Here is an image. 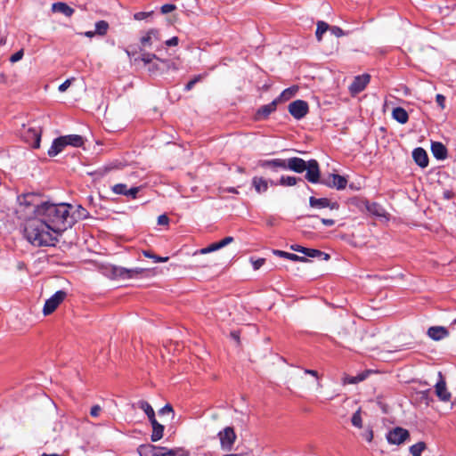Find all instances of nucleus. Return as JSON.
<instances>
[{
    "instance_id": "obj_1",
    "label": "nucleus",
    "mask_w": 456,
    "mask_h": 456,
    "mask_svg": "<svg viewBox=\"0 0 456 456\" xmlns=\"http://www.w3.org/2000/svg\"><path fill=\"white\" fill-rule=\"evenodd\" d=\"M20 205L31 208L34 216L25 224L24 235L28 241L35 247L54 246L56 235L71 226L73 220L69 215V204H54L40 202L34 193L19 197Z\"/></svg>"
},
{
    "instance_id": "obj_2",
    "label": "nucleus",
    "mask_w": 456,
    "mask_h": 456,
    "mask_svg": "<svg viewBox=\"0 0 456 456\" xmlns=\"http://www.w3.org/2000/svg\"><path fill=\"white\" fill-rule=\"evenodd\" d=\"M217 436L220 440L221 448L224 451H231L237 438L234 429L232 427L224 428L217 434Z\"/></svg>"
},
{
    "instance_id": "obj_3",
    "label": "nucleus",
    "mask_w": 456,
    "mask_h": 456,
    "mask_svg": "<svg viewBox=\"0 0 456 456\" xmlns=\"http://www.w3.org/2000/svg\"><path fill=\"white\" fill-rule=\"evenodd\" d=\"M67 297V292L64 290H58L56 291L50 298H48L45 305L43 307V314L44 315H49L53 314L56 308L60 305L61 303L63 302V300Z\"/></svg>"
},
{
    "instance_id": "obj_4",
    "label": "nucleus",
    "mask_w": 456,
    "mask_h": 456,
    "mask_svg": "<svg viewBox=\"0 0 456 456\" xmlns=\"http://www.w3.org/2000/svg\"><path fill=\"white\" fill-rule=\"evenodd\" d=\"M145 273V269L142 268H132L127 269L121 266H112L111 267V273L114 278H120V279H134L138 278L142 275V273Z\"/></svg>"
},
{
    "instance_id": "obj_5",
    "label": "nucleus",
    "mask_w": 456,
    "mask_h": 456,
    "mask_svg": "<svg viewBox=\"0 0 456 456\" xmlns=\"http://www.w3.org/2000/svg\"><path fill=\"white\" fill-rule=\"evenodd\" d=\"M288 109L290 115L297 120L306 116L309 110L308 103L303 100H296L290 102Z\"/></svg>"
},
{
    "instance_id": "obj_6",
    "label": "nucleus",
    "mask_w": 456,
    "mask_h": 456,
    "mask_svg": "<svg viewBox=\"0 0 456 456\" xmlns=\"http://www.w3.org/2000/svg\"><path fill=\"white\" fill-rule=\"evenodd\" d=\"M321 183L330 188L343 190L346 187L347 180L340 175L330 174L328 176L322 178Z\"/></svg>"
},
{
    "instance_id": "obj_7",
    "label": "nucleus",
    "mask_w": 456,
    "mask_h": 456,
    "mask_svg": "<svg viewBox=\"0 0 456 456\" xmlns=\"http://www.w3.org/2000/svg\"><path fill=\"white\" fill-rule=\"evenodd\" d=\"M410 436L409 431L403 428H395L387 435V440L391 444H401Z\"/></svg>"
},
{
    "instance_id": "obj_8",
    "label": "nucleus",
    "mask_w": 456,
    "mask_h": 456,
    "mask_svg": "<svg viewBox=\"0 0 456 456\" xmlns=\"http://www.w3.org/2000/svg\"><path fill=\"white\" fill-rule=\"evenodd\" d=\"M41 133L40 127H28L23 131L22 136L32 148L38 149L40 147Z\"/></svg>"
},
{
    "instance_id": "obj_9",
    "label": "nucleus",
    "mask_w": 456,
    "mask_h": 456,
    "mask_svg": "<svg viewBox=\"0 0 456 456\" xmlns=\"http://www.w3.org/2000/svg\"><path fill=\"white\" fill-rule=\"evenodd\" d=\"M305 179L311 183H321V172L319 163L316 159L308 160L307 168H305Z\"/></svg>"
},
{
    "instance_id": "obj_10",
    "label": "nucleus",
    "mask_w": 456,
    "mask_h": 456,
    "mask_svg": "<svg viewBox=\"0 0 456 456\" xmlns=\"http://www.w3.org/2000/svg\"><path fill=\"white\" fill-rule=\"evenodd\" d=\"M309 205L311 208H330V210H338L339 208V204L337 201H331L328 198H315L310 197Z\"/></svg>"
},
{
    "instance_id": "obj_11",
    "label": "nucleus",
    "mask_w": 456,
    "mask_h": 456,
    "mask_svg": "<svg viewBox=\"0 0 456 456\" xmlns=\"http://www.w3.org/2000/svg\"><path fill=\"white\" fill-rule=\"evenodd\" d=\"M439 380L436 382L435 386V392L436 396L442 402H449L451 400L452 395L447 390L446 383L441 372L438 373Z\"/></svg>"
},
{
    "instance_id": "obj_12",
    "label": "nucleus",
    "mask_w": 456,
    "mask_h": 456,
    "mask_svg": "<svg viewBox=\"0 0 456 456\" xmlns=\"http://www.w3.org/2000/svg\"><path fill=\"white\" fill-rule=\"evenodd\" d=\"M370 75L363 74L354 77V81L349 86L352 94H357L363 91L370 82Z\"/></svg>"
},
{
    "instance_id": "obj_13",
    "label": "nucleus",
    "mask_w": 456,
    "mask_h": 456,
    "mask_svg": "<svg viewBox=\"0 0 456 456\" xmlns=\"http://www.w3.org/2000/svg\"><path fill=\"white\" fill-rule=\"evenodd\" d=\"M279 99H274L272 102L261 106L256 112L255 118L256 120L266 119L277 109Z\"/></svg>"
},
{
    "instance_id": "obj_14",
    "label": "nucleus",
    "mask_w": 456,
    "mask_h": 456,
    "mask_svg": "<svg viewBox=\"0 0 456 456\" xmlns=\"http://www.w3.org/2000/svg\"><path fill=\"white\" fill-rule=\"evenodd\" d=\"M308 161H305L301 158L293 157L286 159V169L292 170L296 173H303L307 168Z\"/></svg>"
},
{
    "instance_id": "obj_15",
    "label": "nucleus",
    "mask_w": 456,
    "mask_h": 456,
    "mask_svg": "<svg viewBox=\"0 0 456 456\" xmlns=\"http://www.w3.org/2000/svg\"><path fill=\"white\" fill-rule=\"evenodd\" d=\"M258 166L263 168H270L273 171H277L278 169L286 170V159H263L258 161Z\"/></svg>"
},
{
    "instance_id": "obj_16",
    "label": "nucleus",
    "mask_w": 456,
    "mask_h": 456,
    "mask_svg": "<svg viewBox=\"0 0 456 456\" xmlns=\"http://www.w3.org/2000/svg\"><path fill=\"white\" fill-rule=\"evenodd\" d=\"M140 41L142 47H151L156 42L160 41L159 31L156 28H151L141 37Z\"/></svg>"
},
{
    "instance_id": "obj_17",
    "label": "nucleus",
    "mask_w": 456,
    "mask_h": 456,
    "mask_svg": "<svg viewBox=\"0 0 456 456\" xmlns=\"http://www.w3.org/2000/svg\"><path fill=\"white\" fill-rule=\"evenodd\" d=\"M163 451V447L155 446L150 444H142L138 447V453L140 456H164L161 452Z\"/></svg>"
},
{
    "instance_id": "obj_18",
    "label": "nucleus",
    "mask_w": 456,
    "mask_h": 456,
    "mask_svg": "<svg viewBox=\"0 0 456 456\" xmlns=\"http://www.w3.org/2000/svg\"><path fill=\"white\" fill-rule=\"evenodd\" d=\"M412 158L417 165L420 167H426L428 165V157L427 151L423 148H416L412 151Z\"/></svg>"
},
{
    "instance_id": "obj_19",
    "label": "nucleus",
    "mask_w": 456,
    "mask_h": 456,
    "mask_svg": "<svg viewBox=\"0 0 456 456\" xmlns=\"http://www.w3.org/2000/svg\"><path fill=\"white\" fill-rule=\"evenodd\" d=\"M169 69V61L168 60H162V59H157L155 62H151L148 66V71L151 74H157L160 72H164L166 70Z\"/></svg>"
},
{
    "instance_id": "obj_20",
    "label": "nucleus",
    "mask_w": 456,
    "mask_h": 456,
    "mask_svg": "<svg viewBox=\"0 0 456 456\" xmlns=\"http://www.w3.org/2000/svg\"><path fill=\"white\" fill-rule=\"evenodd\" d=\"M67 146V142H64L62 136L55 138L49 148L47 153L50 157H55L59 153H61L64 148Z\"/></svg>"
},
{
    "instance_id": "obj_21",
    "label": "nucleus",
    "mask_w": 456,
    "mask_h": 456,
    "mask_svg": "<svg viewBox=\"0 0 456 456\" xmlns=\"http://www.w3.org/2000/svg\"><path fill=\"white\" fill-rule=\"evenodd\" d=\"M431 151L434 157L437 159L443 160L447 157V149L442 142H432Z\"/></svg>"
},
{
    "instance_id": "obj_22",
    "label": "nucleus",
    "mask_w": 456,
    "mask_h": 456,
    "mask_svg": "<svg viewBox=\"0 0 456 456\" xmlns=\"http://www.w3.org/2000/svg\"><path fill=\"white\" fill-rule=\"evenodd\" d=\"M52 11L54 12H60L64 14L66 17H70L74 13V9L69 6L66 3L57 2L53 4Z\"/></svg>"
},
{
    "instance_id": "obj_23",
    "label": "nucleus",
    "mask_w": 456,
    "mask_h": 456,
    "mask_svg": "<svg viewBox=\"0 0 456 456\" xmlns=\"http://www.w3.org/2000/svg\"><path fill=\"white\" fill-rule=\"evenodd\" d=\"M252 185L257 193H263L268 190V181L263 177H253Z\"/></svg>"
},
{
    "instance_id": "obj_24",
    "label": "nucleus",
    "mask_w": 456,
    "mask_h": 456,
    "mask_svg": "<svg viewBox=\"0 0 456 456\" xmlns=\"http://www.w3.org/2000/svg\"><path fill=\"white\" fill-rule=\"evenodd\" d=\"M366 209L368 210L369 213L378 217H384L386 216V210L383 208L382 206L376 202H367Z\"/></svg>"
},
{
    "instance_id": "obj_25",
    "label": "nucleus",
    "mask_w": 456,
    "mask_h": 456,
    "mask_svg": "<svg viewBox=\"0 0 456 456\" xmlns=\"http://www.w3.org/2000/svg\"><path fill=\"white\" fill-rule=\"evenodd\" d=\"M392 117L400 124H405L409 119L407 111L402 107H396L392 111Z\"/></svg>"
},
{
    "instance_id": "obj_26",
    "label": "nucleus",
    "mask_w": 456,
    "mask_h": 456,
    "mask_svg": "<svg viewBox=\"0 0 456 456\" xmlns=\"http://www.w3.org/2000/svg\"><path fill=\"white\" fill-rule=\"evenodd\" d=\"M64 142H67L68 145H71L73 147H81L84 144V138L78 134H68L62 136Z\"/></svg>"
},
{
    "instance_id": "obj_27",
    "label": "nucleus",
    "mask_w": 456,
    "mask_h": 456,
    "mask_svg": "<svg viewBox=\"0 0 456 456\" xmlns=\"http://www.w3.org/2000/svg\"><path fill=\"white\" fill-rule=\"evenodd\" d=\"M297 182H303V180L301 178H297L295 176L282 175L280 178V181L278 183L271 181V184H273V185L280 184L282 186H294L297 184Z\"/></svg>"
},
{
    "instance_id": "obj_28",
    "label": "nucleus",
    "mask_w": 456,
    "mask_h": 456,
    "mask_svg": "<svg viewBox=\"0 0 456 456\" xmlns=\"http://www.w3.org/2000/svg\"><path fill=\"white\" fill-rule=\"evenodd\" d=\"M428 335L434 340H440L447 335V330L444 327H430Z\"/></svg>"
},
{
    "instance_id": "obj_29",
    "label": "nucleus",
    "mask_w": 456,
    "mask_h": 456,
    "mask_svg": "<svg viewBox=\"0 0 456 456\" xmlns=\"http://www.w3.org/2000/svg\"><path fill=\"white\" fill-rule=\"evenodd\" d=\"M274 254L278 255L281 257L289 259L291 261H295V262H306L307 261L305 256H299L296 254L289 253V252H285V251H281V250H274Z\"/></svg>"
},
{
    "instance_id": "obj_30",
    "label": "nucleus",
    "mask_w": 456,
    "mask_h": 456,
    "mask_svg": "<svg viewBox=\"0 0 456 456\" xmlns=\"http://www.w3.org/2000/svg\"><path fill=\"white\" fill-rule=\"evenodd\" d=\"M164 451L161 452L164 456H189V452L183 448L167 449L163 447Z\"/></svg>"
},
{
    "instance_id": "obj_31",
    "label": "nucleus",
    "mask_w": 456,
    "mask_h": 456,
    "mask_svg": "<svg viewBox=\"0 0 456 456\" xmlns=\"http://www.w3.org/2000/svg\"><path fill=\"white\" fill-rule=\"evenodd\" d=\"M330 30V25L322 20L317 22V28L315 31L316 39L321 42L322 39V35Z\"/></svg>"
},
{
    "instance_id": "obj_32",
    "label": "nucleus",
    "mask_w": 456,
    "mask_h": 456,
    "mask_svg": "<svg viewBox=\"0 0 456 456\" xmlns=\"http://www.w3.org/2000/svg\"><path fill=\"white\" fill-rule=\"evenodd\" d=\"M297 92V87H296V86L289 87V88L285 89L277 99H279V102H282V101H288L290 98H292L296 94Z\"/></svg>"
},
{
    "instance_id": "obj_33",
    "label": "nucleus",
    "mask_w": 456,
    "mask_h": 456,
    "mask_svg": "<svg viewBox=\"0 0 456 456\" xmlns=\"http://www.w3.org/2000/svg\"><path fill=\"white\" fill-rule=\"evenodd\" d=\"M304 255L306 256H309V257H319V256H324V259H326V260L330 258V256L328 254H326L319 249H314V248H305Z\"/></svg>"
},
{
    "instance_id": "obj_34",
    "label": "nucleus",
    "mask_w": 456,
    "mask_h": 456,
    "mask_svg": "<svg viewBox=\"0 0 456 456\" xmlns=\"http://www.w3.org/2000/svg\"><path fill=\"white\" fill-rule=\"evenodd\" d=\"M426 449L424 442H419L410 447V452L412 456H421L422 452Z\"/></svg>"
},
{
    "instance_id": "obj_35",
    "label": "nucleus",
    "mask_w": 456,
    "mask_h": 456,
    "mask_svg": "<svg viewBox=\"0 0 456 456\" xmlns=\"http://www.w3.org/2000/svg\"><path fill=\"white\" fill-rule=\"evenodd\" d=\"M109 29V23L105 20H99L95 23V32L97 35L104 36Z\"/></svg>"
},
{
    "instance_id": "obj_36",
    "label": "nucleus",
    "mask_w": 456,
    "mask_h": 456,
    "mask_svg": "<svg viewBox=\"0 0 456 456\" xmlns=\"http://www.w3.org/2000/svg\"><path fill=\"white\" fill-rule=\"evenodd\" d=\"M163 433H164V426L163 425L160 424L158 427H154V428H152V434L151 436V441L157 442V441L160 440L163 437Z\"/></svg>"
},
{
    "instance_id": "obj_37",
    "label": "nucleus",
    "mask_w": 456,
    "mask_h": 456,
    "mask_svg": "<svg viewBox=\"0 0 456 456\" xmlns=\"http://www.w3.org/2000/svg\"><path fill=\"white\" fill-rule=\"evenodd\" d=\"M138 407L144 411V413L147 415V417H150L153 414H155V411L153 410V408L151 407V405L146 402V401H143V400H141L138 402Z\"/></svg>"
},
{
    "instance_id": "obj_38",
    "label": "nucleus",
    "mask_w": 456,
    "mask_h": 456,
    "mask_svg": "<svg viewBox=\"0 0 456 456\" xmlns=\"http://www.w3.org/2000/svg\"><path fill=\"white\" fill-rule=\"evenodd\" d=\"M352 425L355 428H361L362 427V419L361 414V409L357 410L352 416Z\"/></svg>"
},
{
    "instance_id": "obj_39",
    "label": "nucleus",
    "mask_w": 456,
    "mask_h": 456,
    "mask_svg": "<svg viewBox=\"0 0 456 456\" xmlns=\"http://www.w3.org/2000/svg\"><path fill=\"white\" fill-rule=\"evenodd\" d=\"M140 59L144 63V65L149 66L154 60L156 61L157 59H159V57H157V55L153 53H142Z\"/></svg>"
},
{
    "instance_id": "obj_40",
    "label": "nucleus",
    "mask_w": 456,
    "mask_h": 456,
    "mask_svg": "<svg viewBox=\"0 0 456 456\" xmlns=\"http://www.w3.org/2000/svg\"><path fill=\"white\" fill-rule=\"evenodd\" d=\"M233 241V238L231 236L225 237L218 242L212 243L215 250L220 249Z\"/></svg>"
},
{
    "instance_id": "obj_41",
    "label": "nucleus",
    "mask_w": 456,
    "mask_h": 456,
    "mask_svg": "<svg viewBox=\"0 0 456 456\" xmlns=\"http://www.w3.org/2000/svg\"><path fill=\"white\" fill-rule=\"evenodd\" d=\"M112 191L116 194L126 196L127 187L124 183H117L112 187Z\"/></svg>"
},
{
    "instance_id": "obj_42",
    "label": "nucleus",
    "mask_w": 456,
    "mask_h": 456,
    "mask_svg": "<svg viewBox=\"0 0 456 456\" xmlns=\"http://www.w3.org/2000/svg\"><path fill=\"white\" fill-rule=\"evenodd\" d=\"M143 255L146 257L153 259L155 263H165L168 260L167 256H165V257L159 256H156V255L151 253L150 251H143Z\"/></svg>"
},
{
    "instance_id": "obj_43",
    "label": "nucleus",
    "mask_w": 456,
    "mask_h": 456,
    "mask_svg": "<svg viewBox=\"0 0 456 456\" xmlns=\"http://www.w3.org/2000/svg\"><path fill=\"white\" fill-rule=\"evenodd\" d=\"M204 77V75H198V76H195L191 80H190L185 87H184V90L185 91H190L193 88V86H195L196 83L200 82L202 78Z\"/></svg>"
},
{
    "instance_id": "obj_44",
    "label": "nucleus",
    "mask_w": 456,
    "mask_h": 456,
    "mask_svg": "<svg viewBox=\"0 0 456 456\" xmlns=\"http://www.w3.org/2000/svg\"><path fill=\"white\" fill-rule=\"evenodd\" d=\"M330 31L331 32V34H333L337 37H343L346 35V33L343 31V29L337 26H332V27L330 26Z\"/></svg>"
},
{
    "instance_id": "obj_45",
    "label": "nucleus",
    "mask_w": 456,
    "mask_h": 456,
    "mask_svg": "<svg viewBox=\"0 0 456 456\" xmlns=\"http://www.w3.org/2000/svg\"><path fill=\"white\" fill-rule=\"evenodd\" d=\"M74 79H75V78H73V77H72V78L66 79L62 84H61V85L59 86V88H58V89H59V91H60L61 93L65 92V91H66V90L70 86V85H71V83H72V81H73Z\"/></svg>"
},
{
    "instance_id": "obj_46",
    "label": "nucleus",
    "mask_w": 456,
    "mask_h": 456,
    "mask_svg": "<svg viewBox=\"0 0 456 456\" xmlns=\"http://www.w3.org/2000/svg\"><path fill=\"white\" fill-rule=\"evenodd\" d=\"M23 54H24L23 50H20V51L16 52L10 57V61L12 63L19 61L20 60L22 59Z\"/></svg>"
},
{
    "instance_id": "obj_47",
    "label": "nucleus",
    "mask_w": 456,
    "mask_h": 456,
    "mask_svg": "<svg viewBox=\"0 0 456 456\" xmlns=\"http://www.w3.org/2000/svg\"><path fill=\"white\" fill-rule=\"evenodd\" d=\"M363 438L370 443L373 440V431L370 428H368L363 433H362Z\"/></svg>"
},
{
    "instance_id": "obj_48",
    "label": "nucleus",
    "mask_w": 456,
    "mask_h": 456,
    "mask_svg": "<svg viewBox=\"0 0 456 456\" xmlns=\"http://www.w3.org/2000/svg\"><path fill=\"white\" fill-rule=\"evenodd\" d=\"M175 9V5L172 4H166L161 6V12L162 13H169L173 12Z\"/></svg>"
},
{
    "instance_id": "obj_49",
    "label": "nucleus",
    "mask_w": 456,
    "mask_h": 456,
    "mask_svg": "<svg viewBox=\"0 0 456 456\" xmlns=\"http://www.w3.org/2000/svg\"><path fill=\"white\" fill-rule=\"evenodd\" d=\"M102 411V408L100 405L96 404V405H94L91 410H90V415L94 418H96L100 415Z\"/></svg>"
},
{
    "instance_id": "obj_50",
    "label": "nucleus",
    "mask_w": 456,
    "mask_h": 456,
    "mask_svg": "<svg viewBox=\"0 0 456 456\" xmlns=\"http://www.w3.org/2000/svg\"><path fill=\"white\" fill-rule=\"evenodd\" d=\"M151 14V12H139L134 13V18L136 20H142L148 18Z\"/></svg>"
},
{
    "instance_id": "obj_51",
    "label": "nucleus",
    "mask_w": 456,
    "mask_h": 456,
    "mask_svg": "<svg viewBox=\"0 0 456 456\" xmlns=\"http://www.w3.org/2000/svg\"><path fill=\"white\" fill-rule=\"evenodd\" d=\"M436 102L438 104V106L441 107V109H444L445 107V97L443 94H436Z\"/></svg>"
},
{
    "instance_id": "obj_52",
    "label": "nucleus",
    "mask_w": 456,
    "mask_h": 456,
    "mask_svg": "<svg viewBox=\"0 0 456 456\" xmlns=\"http://www.w3.org/2000/svg\"><path fill=\"white\" fill-rule=\"evenodd\" d=\"M169 223V218L167 215H160L158 217V224L159 225H167Z\"/></svg>"
},
{
    "instance_id": "obj_53",
    "label": "nucleus",
    "mask_w": 456,
    "mask_h": 456,
    "mask_svg": "<svg viewBox=\"0 0 456 456\" xmlns=\"http://www.w3.org/2000/svg\"><path fill=\"white\" fill-rule=\"evenodd\" d=\"M173 407L167 403L166 404L164 407H162L159 411V413L160 415H164V414H167V413H171L173 412Z\"/></svg>"
},
{
    "instance_id": "obj_54",
    "label": "nucleus",
    "mask_w": 456,
    "mask_h": 456,
    "mask_svg": "<svg viewBox=\"0 0 456 456\" xmlns=\"http://www.w3.org/2000/svg\"><path fill=\"white\" fill-rule=\"evenodd\" d=\"M265 258H258L252 262L253 268L255 270H258L263 265L265 264Z\"/></svg>"
},
{
    "instance_id": "obj_55",
    "label": "nucleus",
    "mask_w": 456,
    "mask_h": 456,
    "mask_svg": "<svg viewBox=\"0 0 456 456\" xmlns=\"http://www.w3.org/2000/svg\"><path fill=\"white\" fill-rule=\"evenodd\" d=\"M138 191H139L138 187H132L130 189H127L126 196H129V197L134 199L136 197Z\"/></svg>"
},
{
    "instance_id": "obj_56",
    "label": "nucleus",
    "mask_w": 456,
    "mask_h": 456,
    "mask_svg": "<svg viewBox=\"0 0 456 456\" xmlns=\"http://www.w3.org/2000/svg\"><path fill=\"white\" fill-rule=\"evenodd\" d=\"M178 43H179V39L177 37H173L172 38H170L165 42L166 45H167V46H175V45H177Z\"/></svg>"
},
{
    "instance_id": "obj_57",
    "label": "nucleus",
    "mask_w": 456,
    "mask_h": 456,
    "mask_svg": "<svg viewBox=\"0 0 456 456\" xmlns=\"http://www.w3.org/2000/svg\"><path fill=\"white\" fill-rule=\"evenodd\" d=\"M213 251H216V250L214 248L213 244H210L209 246L201 248L199 252L200 254H208V253H210V252H213Z\"/></svg>"
},
{
    "instance_id": "obj_58",
    "label": "nucleus",
    "mask_w": 456,
    "mask_h": 456,
    "mask_svg": "<svg viewBox=\"0 0 456 456\" xmlns=\"http://www.w3.org/2000/svg\"><path fill=\"white\" fill-rule=\"evenodd\" d=\"M321 222L326 226H332L335 224V220L330 218H322Z\"/></svg>"
},
{
    "instance_id": "obj_59",
    "label": "nucleus",
    "mask_w": 456,
    "mask_h": 456,
    "mask_svg": "<svg viewBox=\"0 0 456 456\" xmlns=\"http://www.w3.org/2000/svg\"><path fill=\"white\" fill-rule=\"evenodd\" d=\"M149 419V421L151 422V426H152V428H154V427H158L159 425H160V423H159L155 418V414L148 417Z\"/></svg>"
},
{
    "instance_id": "obj_60",
    "label": "nucleus",
    "mask_w": 456,
    "mask_h": 456,
    "mask_svg": "<svg viewBox=\"0 0 456 456\" xmlns=\"http://www.w3.org/2000/svg\"><path fill=\"white\" fill-rule=\"evenodd\" d=\"M149 419V421L151 422V426H152V428H154V427H158L159 425H160V423H159L155 418V414L148 417Z\"/></svg>"
},
{
    "instance_id": "obj_61",
    "label": "nucleus",
    "mask_w": 456,
    "mask_h": 456,
    "mask_svg": "<svg viewBox=\"0 0 456 456\" xmlns=\"http://www.w3.org/2000/svg\"><path fill=\"white\" fill-rule=\"evenodd\" d=\"M290 248L294 251L300 252L304 254L305 247H302L300 245H292Z\"/></svg>"
},
{
    "instance_id": "obj_62",
    "label": "nucleus",
    "mask_w": 456,
    "mask_h": 456,
    "mask_svg": "<svg viewBox=\"0 0 456 456\" xmlns=\"http://www.w3.org/2000/svg\"><path fill=\"white\" fill-rule=\"evenodd\" d=\"M304 371L305 374L312 375V376L315 377L316 379H318V372L316 370L305 369Z\"/></svg>"
},
{
    "instance_id": "obj_63",
    "label": "nucleus",
    "mask_w": 456,
    "mask_h": 456,
    "mask_svg": "<svg viewBox=\"0 0 456 456\" xmlns=\"http://www.w3.org/2000/svg\"><path fill=\"white\" fill-rule=\"evenodd\" d=\"M348 383H350V384L358 383L357 377H351L350 379H348Z\"/></svg>"
},
{
    "instance_id": "obj_64",
    "label": "nucleus",
    "mask_w": 456,
    "mask_h": 456,
    "mask_svg": "<svg viewBox=\"0 0 456 456\" xmlns=\"http://www.w3.org/2000/svg\"><path fill=\"white\" fill-rule=\"evenodd\" d=\"M96 34L95 30L94 31H86L85 33V36L87 37H94V35Z\"/></svg>"
}]
</instances>
